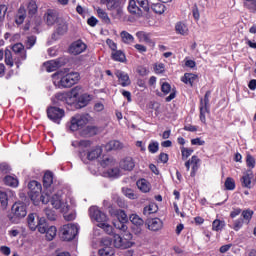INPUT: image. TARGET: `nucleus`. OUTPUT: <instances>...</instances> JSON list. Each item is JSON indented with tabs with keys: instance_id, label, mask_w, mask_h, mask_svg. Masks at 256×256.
<instances>
[{
	"instance_id": "obj_1",
	"label": "nucleus",
	"mask_w": 256,
	"mask_h": 256,
	"mask_svg": "<svg viewBox=\"0 0 256 256\" xmlns=\"http://www.w3.org/2000/svg\"><path fill=\"white\" fill-rule=\"evenodd\" d=\"M54 84L63 89L73 87L79 81V73L61 70L52 75Z\"/></svg>"
},
{
	"instance_id": "obj_2",
	"label": "nucleus",
	"mask_w": 256,
	"mask_h": 256,
	"mask_svg": "<svg viewBox=\"0 0 256 256\" xmlns=\"http://www.w3.org/2000/svg\"><path fill=\"white\" fill-rule=\"evenodd\" d=\"M90 217L93 221H97L98 227L103 229L108 235L113 233V226L109 225L107 214L100 211L97 206H92L89 209Z\"/></svg>"
},
{
	"instance_id": "obj_3",
	"label": "nucleus",
	"mask_w": 256,
	"mask_h": 256,
	"mask_svg": "<svg viewBox=\"0 0 256 256\" xmlns=\"http://www.w3.org/2000/svg\"><path fill=\"white\" fill-rule=\"evenodd\" d=\"M25 217H27V205L24 202L14 203L11 207V213L8 215L10 223L17 225Z\"/></svg>"
},
{
	"instance_id": "obj_4",
	"label": "nucleus",
	"mask_w": 256,
	"mask_h": 256,
	"mask_svg": "<svg viewBox=\"0 0 256 256\" xmlns=\"http://www.w3.org/2000/svg\"><path fill=\"white\" fill-rule=\"evenodd\" d=\"M112 243L116 249H131L135 245L133 235L126 233L124 235L114 234Z\"/></svg>"
},
{
	"instance_id": "obj_5",
	"label": "nucleus",
	"mask_w": 256,
	"mask_h": 256,
	"mask_svg": "<svg viewBox=\"0 0 256 256\" xmlns=\"http://www.w3.org/2000/svg\"><path fill=\"white\" fill-rule=\"evenodd\" d=\"M93 118L89 114H76L70 120L69 129L71 131H79L83 129L88 123H91Z\"/></svg>"
},
{
	"instance_id": "obj_6",
	"label": "nucleus",
	"mask_w": 256,
	"mask_h": 256,
	"mask_svg": "<svg viewBox=\"0 0 256 256\" xmlns=\"http://www.w3.org/2000/svg\"><path fill=\"white\" fill-rule=\"evenodd\" d=\"M49 201L54 209H59L62 213H69V204L63 200L61 192H50Z\"/></svg>"
},
{
	"instance_id": "obj_7",
	"label": "nucleus",
	"mask_w": 256,
	"mask_h": 256,
	"mask_svg": "<svg viewBox=\"0 0 256 256\" xmlns=\"http://www.w3.org/2000/svg\"><path fill=\"white\" fill-rule=\"evenodd\" d=\"M51 185H53V172L47 171L43 177V187L45 190L41 195V201L44 205H47V203H49V199L51 198Z\"/></svg>"
},
{
	"instance_id": "obj_8",
	"label": "nucleus",
	"mask_w": 256,
	"mask_h": 256,
	"mask_svg": "<svg viewBox=\"0 0 256 256\" xmlns=\"http://www.w3.org/2000/svg\"><path fill=\"white\" fill-rule=\"evenodd\" d=\"M35 217H37V214L35 213L28 215L27 223L29 229L31 231H36L38 229L40 233L45 234V218H37V220H35Z\"/></svg>"
},
{
	"instance_id": "obj_9",
	"label": "nucleus",
	"mask_w": 256,
	"mask_h": 256,
	"mask_svg": "<svg viewBox=\"0 0 256 256\" xmlns=\"http://www.w3.org/2000/svg\"><path fill=\"white\" fill-rule=\"evenodd\" d=\"M60 233L63 241H73V238L77 237V233H79V227L75 224H66L60 228Z\"/></svg>"
},
{
	"instance_id": "obj_10",
	"label": "nucleus",
	"mask_w": 256,
	"mask_h": 256,
	"mask_svg": "<svg viewBox=\"0 0 256 256\" xmlns=\"http://www.w3.org/2000/svg\"><path fill=\"white\" fill-rule=\"evenodd\" d=\"M28 195L31 199V201H33V203H39V200L41 199V183L33 180L30 181L28 184Z\"/></svg>"
},
{
	"instance_id": "obj_11",
	"label": "nucleus",
	"mask_w": 256,
	"mask_h": 256,
	"mask_svg": "<svg viewBox=\"0 0 256 256\" xmlns=\"http://www.w3.org/2000/svg\"><path fill=\"white\" fill-rule=\"evenodd\" d=\"M209 97H211V91H207L204 99L200 100V121L204 125L207 123L206 115L209 113Z\"/></svg>"
},
{
	"instance_id": "obj_12",
	"label": "nucleus",
	"mask_w": 256,
	"mask_h": 256,
	"mask_svg": "<svg viewBox=\"0 0 256 256\" xmlns=\"http://www.w3.org/2000/svg\"><path fill=\"white\" fill-rule=\"evenodd\" d=\"M113 245V241L109 237H104L101 240V249L99 250L100 256H113L115 255V251L111 247Z\"/></svg>"
},
{
	"instance_id": "obj_13",
	"label": "nucleus",
	"mask_w": 256,
	"mask_h": 256,
	"mask_svg": "<svg viewBox=\"0 0 256 256\" xmlns=\"http://www.w3.org/2000/svg\"><path fill=\"white\" fill-rule=\"evenodd\" d=\"M47 115L54 123H60L61 119L65 117V111L58 107H49L47 109Z\"/></svg>"
},
{
	"instance_id": "obj_14",
	"label": "nucleus",
	"mask_w": 256,
	"mask_h": 256,
	"mask_svg": "<svg viewBox=\"0 0 256 256\" xmlns=\"http://www.w3.org/2000/svg\"><path fill=\"white\" fill-rule=\"evenodd\" d=\"M87 51V44L82 40L74 41L69 47V53L71 55H81V53H85Z\"/></svg>"
},
{
	"instance_id": "obj_15",
	"label": "nucleus",
	"mask_w": 256,
	"mask_h": 256,
	"mask_svg": "<svg viewBox=\"0 0 256 256\" xmlns=\"http://www.w3.org/2000/svg\"><path fill=\"white\" fill-rule=\"evenodd\" d=\"M115 75L118 79V83L119 85H121V87H129V85H131V79H129V74L121 71V70H117L115 72Z\"/></svg>"
},
{
	"instance_id": "obj_16",
	"label": "nucleus",
	"mask_w": 256,
	"mask_h": 256,
	"mask_svg": "<svg viewBox=\"0 0 256 256\" xmlns=\"http://www.w3.org/2000/svg\"><path fill=\"white\" fill-rule=\"evenodd\" d=\"M102 153L103 148H101V146H95L88 150L87 159H89V161H95V159H99V157H101Z\"/></svg>"
},
{
	"instance_id": "obj_17",
	"label": "nucleus",
	"mask_w": 256,
	"mask_h": 256,
	"mask_svg": "<svg viewBox=\"0 0 256 256\" xmlns=\"http://www.w3.org/2000/svg\"><path fill=\"white\" fill-rule=\"evenodd\" d=\"M69 31V25L67 21L63 20V18H59L56 24V33L57 35H65Z\"/></svg>"
},
{
	"instance_id": "obj_18",
	"label": "nucleus",
	"mask_w": 256,
	"mask_h": 256,
	"mask_svg": "<svg viewBox=\"0 0 256 256\" xmlns=\"http://www.w3.org/2000/svg\"><path fill=\"white\" fill-rule=\"evenodd\" d=\"M45 71L48 73H53V71H57L59 67H61V62L59 60H50L43 64Z\"/></svg>"
},
{
	"instance_id": "obj_19",
	"label": "nucleus",
	"mask_w": 256,
	"mask_h": 256,
	"mask_svg": "<svg viewBox=\"0 0 256 256\" xmlns=\"http://www.w3.org/2000/svg\"><path fill=\"white\" fill-rule=\"evenodd\" d=\"M148 229L150 231H161V229H163V221H161L159 218L149 220Z\"/></svg>"
},
{
	"instance_id": "obj_20",
	"label": "nucleus",
	"mask_w": 256,
	"mask_h": 256,
	"mask_svg": "<svg viewBox=\"0 0 256 256\" xmlns=\"http://www.w3.org/2000/svg\"><path fill=\"white\" fill-rule=\"evenodd\" d=\"M120 167L124 169V171H133V169H135V161H133L131 157H126L120 162Z\"/></svg>"
},
{
	"instance_id": "obj_21",
	"label": "nucleus",
	"mask_w": 256,
	"mask_h": 256,
	"mask_svg": "<svg viewBox=\"0 0 256 256\" xmlns=\"http://www.w3.org/2000/svg\"><path fill=\"white\" fill-rule=\"evenodd\" d=\"M47 241H53L57 237V227L47 226V221L45 220V232Z\"/></svg>"
},
{
	"instance_id": "obj_22",
	"label": "nucleus",
	"mask_w": 256,
	"mask_h": 256,
	"mask_svg": "<svg viewBox=\"0 0 256 256\" xmlns=\"http://www.w3.org/2000/svg\"><path fill=\"white\" fill-rule=\"evenodd\" d=\"M128 11L131 13V15H137L140 17V15H143V10L139 6H137V2L135 0H130L128 4Z\"/></svg>"
},
{
	"instance_id": "obj_23",
	"label": "nucleus",
	"mask_w": 256,
	"mask_h": 256,
	"mask_svg": "<svg viewBox=\"0 0 256 256\" xmlns=\"http://www.w3.org/2000/svg\"><path fill=\"white\" fill-rule=\"evenodd\" d=\"M81 93H83V88L81 86H76L70 91L68 97L72 103H75L81 97Z\"/></svg>"
},
{
	"instance_id": "obj_24",
	"label": "nucleus",
	"mask_w": 256,
	"mask_h": 256,
	"mask_svg": "<svg viewBox=\"0 0 256 256\" xmlns=\"http://www.w3.org/2000/svg\"><path fill=\"white\" fill-rule=\"evenodd\" d=\"M136 185L142 193H149V191H151V183L144 178L138 180Z\"/></svg>"
},
{
	"instance_id": "obj_25",
	"label": "nucleus",
	"mask_w": 256,
	"mask_h": 256,
	"mask_svg": "<svg viewBox=\"0 0 256 256\" xmlns=\"http://www.w3.org/2000/svg\"><path fill=\"white\" fill-rule=\"evenodd\" d=\"M44 20L47 23V25H55L57 21H59V18H57V13H55L53 10H48L47 13L44 15Z\"/></svg>"
},
{
	"instance_id": "obj_26",
	"label": "nucleus",
	"mask_w": 256,
	"mask_h": 256,
	"mask_svg": "<svg viewBox=\"0 0 256 256\" xmlns=\"http://www.w3.org/2000/svg\"><path fill=\"white\" fill-rule=\"evenodd\" d=\"M123 143L118 140H111L105 145L106 151H119V149H123Z\"/></svg>"
},
{
	"instance_id": "obj_27",
	"label": "nucleus",
	"mask_w": 256,
	"mask_h": 256,
	"mask_svg": "<svg viewBox=\"0 0 256 256\" xmlns=\"http://www.w3.org/2000/svg\"><path fill=\"white\" fill-rule=\"evenodd\" d=\"M9 193L11 190L0 189V203L3 209H7V205H9Z\"/></svg>"
},
{
	"instance_id": "obj_28",
	"label": "nucleus",
	"mask_w": 256,
	"mask_h": 256,
	"mask_svg": "<svg viewBox=\"0 0 256 256\" xmlns=\"http://www.w3.org/2000/svg\"><path fill=\"white\" fill-rule=\"evenodd\" d=\"M136 37L140 43H148V44L153 43V40H151V34L145 31L137 32Z\"/></svg>"
},
{
	"instance_id": "obj_29",
	"label": "nucleus",
	"mask_w": 256,
	"mask_h": 256,
	"mask_svg": "<svg viewBox=\"0 0 256 256\" xmlns=\"http://www.w3.org/2000/svg\"><path fill=\"white\" fill-rule=\"evenodd\" d=\"M198 76L193 73H185L184 76L181 78V81L186 85H190L193 87V83L197 81Z\"/></svg>"
},
{
	"instance_id": "obj_30",
	"label": "nucleus",
	"mask_w": 256,
	"mask_h": 256,
	"mask_svg": "<svg viewBox=\"0 0 256 256\" xmlns=\"http://www.w3.org/2000/svg\"><path fill=\"white\" fill-rule=\"evenodd\" d=\"M251 179H253V172L249 170L243 175L241 179L242 187L251 189Z\"/></svg>"
},
{
	"instance_id": "obj_31",
	"label": "nucleus",
	"mask_w": 256,
	"mask_h": 256,
	"mask_svg": "<svg viewBox=\"0 0 256 256\" xmlns=\"http://www.w3.org/2000/svg\"><path fill=\"white\" fill-rule=\"evenodd\" d=\"M101 5H106L108 11H113L119 7L121 0H100Z\"/></svg>"
},
{
	"instance_id": "obj_32",
	"label": "nucleus",
	"mask_w": 256,
	"mask_h": 256,
	"mask_svg": "<svg viewBox=\"0 0 256 256\" xmlns=\"http://www.w3.org/2000/svg\"><path fill=\"white\" fill-rule=\"evenodd\" d=\"M111 57H112L113 61H118L119 63H125V61L127 59L125 57V53H123V51H121V50H116V51L112 52Z\"/></svg>"
},
{
	"instance_id": "obj_33",
	"label": "nucleus",
	"mask_w": 256,
	"mask_h": 256,
	"mask_svg": "<svg viewBox=\"0 0 256 256\" xmlns=\"http://www.w3.org/2000/svg\"><path fill=\"white\" fill-rule=\"evenodd\" d=\"M175 29L179 35H189V27L183 22L176 23Z\"/></svg>"
},
{
	"instance_id": "obj_34",
	"label": "nucleus",
	"mask_w": 256,
	"mask_h": 256,
	"mask_svg": "<svg viewBox=\"0 0 256 256\" xmlns=\"http://www.w3.org/2000/svg\"><path fill=\"white\" fill-rule=\"evenodd\" d=\"M120 37H121L123 43H126L127 45H131V43H133L135 41V37H133V35H131L127 31H122L120 33Z\"/></svg>"
},
{
	"instance_id": "obj_35",
	"label": "nucleus",
	"mask_w": 256,
	"mask_h": 256,
	"mask_svg": "<svg viewBox=\"0 0 256 256\" xmlns=\"http://www.w3.org/2000/svg\"><path fill=\"white\" fill-rule=\"evenodd\" d=\"M92 97L89 94H82L78 99L79 107H87L89 105V101H91Z\"/></svg>"
},
{
	"instance_id": "obj_36",
	"label": "nucleus",
	"mask_w": 256,
	"mask_h": 256,
	"mask_svg": "<svg viewBox=\"0 0 256 256\" xmlns=\"http://www.w3.org/2000/svg\"><path fill=\"white\" fill-rule=\"evenodd\" d=\"M96 12L99 19H101L104 23H111V19L109 18V15L107 14V12H105V10L98 7L96 8Z\"/></svg>"
},
{
	"instance_id": "obj_37",
	"label": "nucleus",
	"mask_w": 256,
	"mask_h": 256,
	"mask_svg": "<svg viewBox=\"0 0 256 256\" xmlns=\"http://www.w3.org/2000/svg\"><path fill=\"white\" fill-rule=\"evenodd\" d=\"M4 183H5V185H8V187H18L19 186V180L13 176H6L4 178Z\"/></svg>"
},
{
	"instance_id": "obj_38",
	"label": "nucleus",
	"mask_w": 256,
	"mask_h": 256,
	"mask_svg": "<svg viewBox=\"0 0 256 256\" xmlns=\"http://www.w3.org/2000/svg\"><path fill=\"white\" fill-rule=\"evenodd\" d=\"M131 223L133 225H135L136 227H143V223L144 221L141 219V217H139V215L137 214H132L129 217Z\"/></svg>"
},
{
	"instance_id": "obj_39",
	"label": "nucleus",
	"mask_w": 256,
	"mask_h": 256,
	"mask_svg": "<svg viewBox=\"0 0 256 256\" xmlns=\"http://www.w3.org/2000/svg\"><path fill=\"white\" fill-rule=\"evenodd\" d=\"M101 165L104 168L108 167L109 169H111V167H115V165H117V161H115L113 157H107L102 160Z\"/></svg>"
},
{
	"instance_id": "obj_40",
	"label": "nucleus",
	"mask_w": 256,
	"mask_h": 256,
	"mask_svg": "<svg viewBox=\"0 0 256 256\" xmlns=\"http://www.w3.org/2000/svg\"><path fill=\"white\" fill-rule=\"evenodd\" d=\"M244 7H246L250 13H256V0H245Z\"/></svg>"
},
{
	"instance_id": "obj_41",
	"label": "nucleus",
	"mask_w": 256,
	"mask_h": 256,
	"mask_svg": "<svg viewBox=\"0 0 256 256\" xmlns=\"http://www.w3.org/2000/svg\"><path fill=\"white\" fill-rule=\"evenodd\" d=\"M56 99L58 101H62L63 103H67L68 105H73V102L69 98V94L58 93L56 94Z\"/></svg>"
},
{
	"instance_id": "obj_42",
	"label": "nucleus",
	"mask_w": 256,
	"mask_h": 256,
	"mask_svg": "<svg viewBox=\"0 0 256 256\" xmlns=\"http://www.w3.org/2000/svg\"><path fill=\"white\" fill-rule=\"evenodd\" d=\"M223 227H225V221L216 219L212 223L213 231H222Z\"/></svg>"
},
{
	"instance_id": "obj_43",
	"label": "nucleus",
	"mask_w": 256,
	"mask_h": 256,
	"mask_svg": "<svg viewBox=\"0 0 256 256\" xmlns=\"http://www.w3.org/2000/svg\"><path fill=\"white\" fill-rule=\"evenodd\" d=\"M25 8L21 7L19 10H18V14H17V17H16V23L17 25H22L23 21H25Z\"/></svg>"
},
{
	"instance_id": "obj_44",
	"label": "nucleus",
	"mask_w": 256,
	"mask_h": 256,
	"mask_svg": "<svg viewBox=\"0 0 256 256\" xmlns=\"http://www.w3.org/2000/svg\"><path fill=\"white\" fill-rule=\"evenodd\" d=\"M152 10L158 15H163L165 13V6L162 3H155L152 4Z\"/></svg>"
},
{
	"instance_id": "obj_45",
	"label": "nucleus",
	"mask_w": 256,
	"mask_h": 256,
	"mask_svg": "<svg viewBox=\"0 0 256 256\" xmlns=\"http://www.w3.org/2000/svg\"><path fill=\"white\" fill-rule=\"evenodd\" d=\"M37 2H35V0H31L28 3V14L33 17V15H35V13H37Z\"/></svg>"
},
{
	"instance_id": "obj_46",
	"label": "nucleus",
	"mask_w": 256,
	"mask_h": 256,
	"mask_svg": "<svg viewBox=\"0 0 256 256\" xmlns=\"http://www.w3.org/2000/svg\"><path fill=\"white\" fill-rule=\"evenodd\" d=\"M224 187L227 191H234L235 189V180L231 177L226 178Z\"/></svg>"
},
{
	"instance_id": "obj_47",
	"label": "nucleus",
	"mask_w": 256,
	"mask_h": 256,
	"mask_svg": "<svg viewBox=\"0 0 256 256\" xmlns=\"http://www.w3.org/2000/svg\"><path fill=\"white\" fill-rule=\"evenodd\" d=\"M5 63L8 65V67H13V55L11 54V50L6 49L5 50Z\"/></svg>"
},
{
	"instance_id": "obj_48",
	"label": "nucleus",
	"mask_w": 256,
	"mask_h": 256,
	"mask_svg": "<svg viewBox=\"0 0 256 256\" xmlns=\"http://www.w3.org/2000/svg\"><path fill=\"white\" fill-rule=\"evenodd\" d=\"M181 153L183 161H187V159H189V157H191V155L193 154V149L182 147Z\"/></svg>"
},
{
	"instance_id": "obj_49",
	"label": "nucleus",
	"mask_w": 256,
	"mask_h": 256,
	"mask_svg": "<svg viewBox=\"0 0 256 256\" xmlns=\"http://www.w3.org/2000/svg\"><path fill=\"white\" fill-rule=\"evenodd\" d=\"M201 162V160L199 159V157L197 156H192L190 159V165H192V171L193 173H195V171H197V169H199V163Z\"/></svg>"
},
{
	"instance_id": "obj_50",
	"label": "nucleus",
	"mask_w": 256,
	"mask_h": 256,
	"mask_svg": "<svg viewBox=\"0 0 256 256\" xmlns=\"http://www.w3.org/2000/svg\"><path fill=\"white\" fill-rule=\"evenodd\" d=\"M122 193L127 197L128 199H137V194L130 189V188H123Z\"/></svg>"
},
{
	"instance_id": "obj_51",
	"label": "nucleus",
	"mask_w": 256,
	"mask_h": 256,
	"mask_svg": "<svg viewBox=\"0 0 256 256\" xmlns=\"http://www.w3.org/2000/svg\"><path fill=\"white\" fill-rule=\"evenodd\" d=\"M241 215L243 217L244 223H249L253 217V210H244L242 211Z\"/></svg>"
},
{
	"instance_id": "obj_52",
	"label": "nucleus",
	"mask_w": 256,
	"mask_h": 256,
	"mask_svg": "<svg viewBox=\"0 0 256 256\" xmlns=\"http://www.w3.org/2000/svg\"><path fill=\"white\" fill-rule=\"evenodd\" d=\"M108 177H119L121 175V170L116 167H111L107 170Z\"/></svg>"
},
{
	"instance_id": "obj_53",
	"label": "nucleus",
	"mask_w": 256,
	"mask_h": 256,
	"mask_svg": "<svg viewBox=\"0 0 256 256\" xmlns=\"http://www.w3.org/2000/svg\"><path fill=\"white\" fill-rule=\"evenodd\" d=\"M160 83L162 93H164V95H169V93H171V84L163 81H161Z\"/></svg>"
},
{
	"instance_id": "obj_54",
	"label": "nucleus",
	"mask_w": 256,
	"mask_h": 256,
	"mask_svg": "<svg viewBox=\"0 0 256 256\" xmlns=\"http://www.w3.org/2000/svg\"><path fill=\"white\" fill-rule=\"evenodd\" d=\"M116 215L118 221H121L122 223H127V221H129L127 214L123 210H118Z\"/></svg>"
},
{
	"instance_id": "obj_55",
	"label": "nucleus",
	"mask_w": 256,
	"mask_h": 256,
	"mask_svg": "<svg viewBox=\"0 0 256 256\" xmlns=\"http://www.w3.org/2000/svg\"><path fill=\"white\" fill-rule=\"evenodd\" d=\"M35 43H37V37L29 36L25 43L26 49H31L35 45Z\"/></svg>"
},
{
	"instance_id": "obj_56",
	"label": "nucleus",
	"mask_w": 256,
	"mask_h": 256,
	"mask_svg": "<svg viewBox=\"0 0 256 256\" xmlns=\"http://www.w3.org/2000/svg\"><path fill=\"white\" fill-rule=\"evenodd\" d=\"M244 224H245V220H243V218H239L235 220L233 224L234 231H239V229H241Z\"/></svg>"
},
{
	"instance_id": "obj_57",
	"label": "nucleus",
	"mask_w": 256,
	"mask_h": 256,
	"mask_svg": "<svg viewBox=\"0 0 256 256\" xmlns=\"http://www.w3.org/2000/svg\"><path fill=\"white\" fill-rule=\"evenodd\" d=\"M126 222H122L121 220H117L114 222V227L116 229H119L120 231H127V225L125 224Z\"/></svg>"
},
{
	"instance_id": "obj_58",
	"label": "nucleus",
	"mask_w": 256,
	"mask_h": 256,
	"mask_svg": "<svg viewBox=\"0 0 256 256\" xmlns=\"http://www.w3.org/2000/svg\"><path fill=\"white\" fill-rule=\"evenodd\" d=\"M246 165L250 169L255 168V158L253 156H251L250 154H248L247 157H246Z\"/></svg>"
},
{
	"instance_id": "obj_59",
	"label": "nucleus",
	"mask_w": 256,
	"mask_h": 256,
	"mask_svg": "<svg viewBox=\"0 0 256 256\" xmlns=\"http://www.w3.org/2000/svg\"><path fill=\"white\" fill-rule=\"evenodd\" d=\"M148 150L150 153H157L159 151V142H151L148 145Z\"/></svg>"
},
{
	"instance_id": "obj_60",
	"label": "nucleus",
	"mask_w": 256,
	"mask_h": 256,
	"mask_svg": "<svg viewBox=\"0 0 256 256\" xmlns=\"http://www.w3.org/2000/svg\"><path fill=\"white\" fill-rule=\"evenodd\" d=\"M12 51L14 53H22V51H25V46L22 43H16L12 46Z\"/></svg>"
},
{
	"instance_id": "obj_61",
	"label": "nucleus",
	"mask_w": 256,
	"mask_h": 256,
	"mask_svg": "<svg viewBox=\"0 0 256 256\" xmlns=\"http://www.w3.org/2000/svg\"><path fill=\"white\" fill-rule=\"evenodd\" d=\"M10 172H11V167L8 166L7 163H0V173H2V175H5Z\"/></svg>"
},
{
	"instance_id": "obj_62",
	"label": "nucleus",
	"mask_w": 256,
	"mask_h": 256,
	"mask_svg": "<svg viewBox=\"0 0 256 256\" xmlns=\"http://www.w3.org/2000/svg\"><path fill=\"white\" fill-rule=\"evenodd\" d=\"M143 11H149V0H136Z\"/></svg>"
},
{
	"instance_id": "obj_63",
	"label": "nucleus",
	"mask_w": 256,
	"mask_h": 256,
	"mask_svg": "<svg viewBox=\"0 0 256 256\" xmlns=\"http://www.w3.org/2000/svg\"><path fill=\"white\" fill-rule=\"evenodd\" d=\"M6 14H7V6L0 5V23H3V21H5Z\"/></svg>"
},
{
	"instance_id": "obj_64",
	"label": "nucleus",
	"mask_w": 256,
	"mask_h": 256,
	"mask_svg": "<svg viewBox=\"0 0 256 256\" xmlns=\"http://www.w3.org/2000/svg\"><path fill=\"white\" fill-rule=\"evenodd\" d=\"M154 70H155V73H157L158 75L161 73H165V64L163 63L155 64Z\"/></svg>"
}]
</instances>
